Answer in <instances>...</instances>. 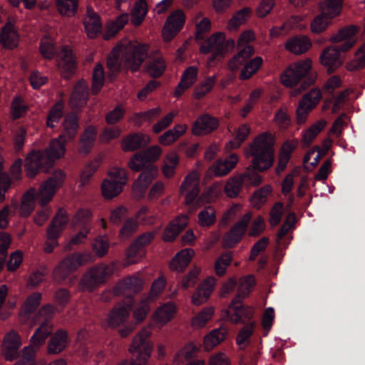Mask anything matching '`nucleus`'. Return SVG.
<instances>
[{"label":"nucleus","instance_id":"1","mask_svg":"<svg viewBox=\"0 0 365 365\" xmlns=\"http://www.w3.org/2000/svg\"><path fill=\"white\" fill-rule=\"evenodd\" d=\"M148 46L138 42L124 41L113 48L107 59V67L112 73L120 68L137 71L147 56Z\"/></svg>","mask_w":365,"mask_h":365},{"label":"nucleus","instance_id":"2","mask_svg":"<svg viewBox=\"0 0 365 365\" xmlns=\"http://www.w3.org/2000/svg\"><path fill=\"white\" fill-rule=\"evenodd\" d=\"M67 142L63 135H59L51 140L45 151L36 150L29 154L25 163L26 175L34 178L41 168L44 173H48L54 162L65 156Z\"/></svg>","mask_w":365,"mask_h":365},{"label":"nucleus","instance_id":"3","mask_svg":"<svg viewBox=\"0 0 365 365\" xmlns=\"http://www.w3.org/2000/svg\"><path fill=\"white\" fill-rule=\"evenodd\" d=\"M356 28L349 26L344 28L338 33L331 36L330 41L333 43H342L337 46L326 48L320 55L321 63L327 68L329 73H333L339 68L345 60L341 52L349 51L356 42Z\"/></svg>","mask_w":365,"mask_h":365},{"label":"nucleus","instance_id":"4","mask_svg":"<svg viewBox=\"0 0 365 365\" xmlns=\"http://www.w3.org/2000/svg\"><path fill=\"white\" fill-rule=\"evenodd\" d=\"M274 138L269 133L258 135L245 149L247 158H252L253 169L264 172L270 168L274 161Z\"/></svg>","mask_w":365,"mask_h":365},{"label":"nucleus","instance_id":"5","mask_svg":"<svg viewBox=\"0 0 365 365\" xmlns=\"http://www.w3.org/2000/svg\"><path fill=\"white\" fill-rule=\"evenodd\" d=\"M66 173L62 170H56L51 177L43 181L38 189H35L36 202L44 207L53 198L58 190L61 187L66 180Z\"/></svg>","mask_w":365,"mask_h":365},{"label":"nucleus","instance_id":"6","mask_svg":"<svg viewBox=\"0 0 365 365\" xmlns=\"http://www.w3.org/2000/svg\"><path fill=\"white\" fill-rule=\"evenodd\" d=\"M151 331L148 327L143 328L135 335L129 347V352L133 355V359L145 365L153 351V344L148 339Z\"/></svg>","mask_w":365,"mask_h":365},{"label":"nucleus","instance_id":"7","mask_svg":"<svg viewBox=\"0 0 365 365\" xmlns=\"http://www.w3.org/2000/svg\"><path fill=\"white\" fill-rule=\"evenodd\" d=\"M128 181L125 169L113 168L108 173L107 178L101 184L102 195L105 199H113L118 195L123 190Z\"/></svg>","mask_w":365,"mask_h":365},{"label":"nucleus","instance_id":"8","mask_svg":"<svg viewBox=\"0 0 365 365\" xmlns=\"http://www.w3.org/2000/svg\"><path fill=\"white\" fill-rule=\"evenodd\" d=\"M312 65L309 58L291 64L281 74V83L289 88L297 86L310 72Z\"/></svg>","mask_w":365,"mask_h":365},{"label":"nucleus","instance_id":"9","mask_svg":"<svg viewBox=\"0 0 365 365\" xmlns=\"http://www.w3.org/2000/svg\"><path fill=\"white\" fill-rule=\"evenodd\" d=\"M113 267L101 264L88 269L81 281L82 289L92 291L103 284L113 273Z\"/></svg>","mask_w":365,"mask_h":365},{"label":"nucleus","instance_id":"10","mask_svg":"<svg viewBox=\"0 0 365 365\" xmlns=\"http://www.w3.org/2000/svg\"><path fill=\"white\" fill-rule=\"evenodd\" d=\"M242 300L233 299L224 312V317L232 324H245L252 321L254 311L250 307L244 306Z\"/></svg>","mask_w":365,"mask_h":365},{"label":"nucleus","instance_id":"11","mask_svg":"<svg viewBox=\"0 0 365 365\" xmlns=\"http://www.w3.org/2000/svg\"><path fill=\"white\" fill-rule=\"evenodd\" d=\"M91 259L88 253H74L64 258L57 267L54 273L58 279L66 278L71 272L75 271L79 266L86 263Z\"/></svg>","mask_w":365,"mask_h":365},{"label":"nucleus","instance_id":"12","mask_svg":"<svg viewBox=\"0 0 365 365\" xmlns=\"http://www.w3.org/2000/svg\"><path fill=\"white\" fill-rule=\"evenodd\" d=\"M187 205L196 206L197 197L200 192V174L196 170L189 173L184 178L180 188Z\"/></svg>","mask_w":365,"mask_h":365},{"label":"nucleus","instance_id":"13","mask_svg":"<svg viewBox=\"0 0 365 365\" xmlns=\"http://www.w3.org/2000/svg\"><path fill=\"white\" fill-rule=\"evenodd\" d=\"M53 313V307L51 305H46L42 307L38 312V317H42L44 322L41 324L40 327L31 336V341H33L34 344L42 346L48 335L51 334L53 327L48 319L51 317Z\"/></svg>","mask_w":365,"mask_h":365},{"label":"nucleus","instance_id":"14","mask_svg":"<svg viewBox=\"0 0 365 365\" xmlns=\"http://www.w3.org/2000/svg\"><path fill=\"white\" fill-rule=\"evenodd\" d=\"M185 16L182 10H176L167 18L162 30V36L165 41H170L182 29Z\"/></svg>","mask_w":365,"mask_h":365},{"label":"nucleus","instance_id":"15","mask_svg":"<svg viewBox=\"0 0 365 365\" xmlns=\"http://www.w3.org/2000/svg\"><path fill=\"white\" fill-rule=\"evenodd\" d=\"M175 312L176 306L173 302H167L160 305L150 316L151 325L161 329L173 319Z\"/></svg>","mask_w":365,"mask_h":365},{"label":"nucleus","instance_id":"16","mask_svg":"<svg viewBox=\"0 0 365 365\" xmlns=\"http://www.w3.org/2000/svg\"><path fill=\"white\" fill-rule=\"evenodd\" d=\"M238 161L239 158L235 153L230 155L225 159H218L208 168L207 175L210 177L225 176L235 168Z\"/></svg>","mask_w":365,"mask_h":365},{"label":"nucleus","instance_id":"17","mask_svg":"<svg viewBox=\"0 0 365 365\" xmlns=\"http://www.w3.org/2000/svg\"><path fill=\"white\" fill-rule=\"evenodd\" d=\"M144 281L138 274L123 278L114 287L113 293L115 295H130L139 292L143 286Z\"/></svg>","mask_w":365,"mask_h":365},{"label":"nucleus","instance_id":"18","mask_svg":"<svg viewBox=\"0 0 365 365\" xmlns=\"http://www.w3.org/2000/svg\"><path fill=\"white\" fill-rule=\"evenodd\" d=\"M251 219L250 213L245 214L243 217L224 237L222 245L225 248L234 247L242 238Z\"/></svg>","mask_w":365,"mask_h":365},{"label":"nucleus","instance_id":"19","mask_svg":"<svg viewBox=\"0 0 365 365\" xmlns=\"http://www.w3.org/2000/svg\"><path fill=\"white\" fill-rule=\"evenodd\" d=\"M251 219L250 213L245 214L243 217L224 237L222 245L225 248L234 247L242 238Z\"/></svg>","mask_w":365,"mask_h":365},{"label":"nucleus","instance_id":"20","mask_svg":"<svg viewBox=\"0 0 365 365\" xmlns=\"http://www.w3.org/2000/svg\"><path fill=\"white\" fill-rule=\"evenodd\" d=\"M158 175V168L152 166L149 170L143 172L137 178L133 184V195L137 199H140L144 196V194Z\"/></svg>","mask_w":365,"mask_h":365},{"label":"nucleus","instance_id":"21","mask_svg":"<svg viewBox=\"0 0 365 365\" xmlns=\"http://www.w3.org/2000/svg\"><path fill=\"white\" fill-rule=\"evenodd\" d=\"M21 339L14 331L9 332L4 339L2 349L6 360L12 361L19 354V349L21 346Z\"/></svg>","mask_w":365,"mask_h":365},{"label":"nucleus","instance_id":"22","mask_svg":"<svg viewBox=\"0 0 365 365\" xmlns=\"http://www.w3.org/2000/svg\"><path fill=\"white\" fill-rule=\"evenodd\" d=\"M218 127V120L210 115L205 114L193 123L192 133L194 135L202 136L214 131Z\"/></svg>","mask_w":365,"mask_h":365},{"label":"nucleus","instance_id":"23","mask_svg":"<svg viewBox=\"0 0 365 365\" xmlns=\"http://www.w3.org/2000/svg\"><path fill=\"white\" fill-rule=\"evenodd\" d=\"M57 66L66 78L74 72L76 61L72 51L68 47H63L58 51Z\"/></svg>","mask_w":365,"mask_h":365},{"label":"nucleus","instance_id":"24","mask_svg":"<svg viewBox=\"0 0 365 365\" xmlns=\"http://www.w3.org/2000/svg\"><path fill=\"white\" fill-rule=\"evenodd\" d=\"M225 34L217 32L212 34L200 46V51L203 53H212L214 56L225 53Z\"/></svg>","mask_w":365,"mask_h":365},{"label":"nucleus","instance_id":"25","mask_svg":"<svg viewBox=\"0 0 365 365\" xmlns=\"http://www.w3.org/2000/svg\"><path fill=\"white\" fill-rule=\"evenodd\" d=\"M88 98V86L83 80L79 81L74 86L69 104L73 108L84 106Z\"/></svg>","mask_w":365,"mask_h":365},{"label":"nucleus","instance_id":"26","mask_svg":"<svg viewBox=\"0 0 365 365\" xmlns=\"http://www.w3.org/2000/svg\"><path fill=\"white\" fill-rule=\"evenodd\" d=\"M215 286L214 278H208L200 284L192 296L191 302L195 306H200L205 303L210 298Z\"/></svg>","mask_w":365,"mask_h":365},{"label":"nucleus","instance_id":"27","mask_svg":"<svg viewBox=\"0 0 365 365\" xmlns=\"http://www.w3.org/2000/svg\"><path fill=\"white\" fill-rule=\"evenodd\" d=\"M150 140V137L145 134L141 133H133L122 140L121 147L124 151L130 152L147 145Z\"/></svg>","mask_w":365,"mask_h":365},{"label":"nucleus","instance_id":"28","mask_svg":"<svg viewBox=\"0 0 365 365\" xmlns=\"http://www.w3.org/2000/svg\"><path fill=\"white\" fill-rule=\"evenodd\" d=\"M85 31L89 38H94L101 31V23L98 15L92 8L88 7L83 20Z\"/></svg>","mask_w":365,"mask_h":365},{"label":"nucleus","instance_id":"29","mask_svg":"<svg viewBox=\"0 0 365 365\" xmlns=\"http://www.w3.org/2000/svg\"><path fill=\"white\" fill-rule=\"evenodd\" d=\"M68 344V336L66 331L59 330L50 339L47 345L48 354H58L63 351Z\"/></svg>","mask_w":365,"mask_h":365},{"label":"nucleus","instance_id":"30","mask_svg":"<svg viewBox=\"0 0 365 365\" xmlns=\"http://www.w3.org/2000/svg\"><path fill=\"white\" fill-rule=\"evenodd\" d=\"M188 219L187 215H180L173 220L165 228L163 239L165 242L173 241L187 225Z\"/></svg>","mask_w":365,"mask_h":365},{"label":"nucleus","instance_id":"31","mask_svg":"<svg viewBox=\"0 0 365 365\" xmlns=\"http://www.w3.org/2000/svg\"><path fill=\"white\" fill-rule=\"evenodd\" d=\"M311 45V41L307 37L299 36L288 39L285 43V48L294 54L299 55L305 53Z\"/></svg>","mask_w":365,"mask_h":365},{"label":"nucleus","instance_id":"32","mask_svg":"<svg viewBox=\"0 0 365 365\" xmlns=\"http://www.w3.org/2000/svg\"><path fill=\"white\" fill-rule=\"evenodd\" d=\"M197 68L195 66H190L186 69L182 76L181 81L175 91V96L180 97L187 89L194 84L197 79Z\"/></svg>","mask_w":365,"mask_h":365},{"label":"nucleus","instance_id":"33","mask_svg":"<svg viewBox=\"0 0 365 365\" xmlns=\"http://www.w3.org/2000/svg\"><path fill=\"white\" fill-rule=\"evenodd\" d=\"M227 330L225 327H220L213 329L204 337L203 346L205 351H210L226 338Z\"/></svg>","mask_w":365,"mask_h":365},{"label":"nucleus","instance_id":"34","mask_svg":"<svg viewBox=\"0 0 365 365\" xmlns=\"http://www.w3.org/2000/svg\"><path fill=\"white\" fill-rule=\"evenodd\" d=\"M187 130L186 124H178L173 128L167 130L159 137V143L165 146L174 143L180 136L184 135Z\"/></svg>","mask_w":365,"mask_h":365},{"label":"nucleus","instance_id":"35","mask_svg":"<svg viewBox=\"0 0 365 365\" xmlns=\"http://www.w3.org/2000/svg\"><path fill=\"white\" fill-rule=\"evenodd\" d=\"M130 316L129 309L125 306L113 308L108 315L107 324L109 327H118L127 321Z\"/></svg>","mask_w":365,"mask_h":365},{"label":"nucleus","instance_id":"36","mask_svg":"<svg viewBox=\"0 0 365 365\" xmlns=\"http://www.w3.org/2000/svg\"><path fill=\"white\" fill-rule=\"evenodd\" d=\"M0 41L4 47L13 48L19 42V34L13 24L9 22L2 29Z\"/></svg>","mask_w":365,"mask_h":365},{"label":"nucleus","instance_id":"37","mask_svg":"<svg viewBox=\"0 0 365 365\" xmlns=\"http://www.w3.org/2000/svg\"><path fill=\"white\" fill-rule=\"evenodd\" d=\"M195 252L192 249H185L179 252L172 259L170 267L176 272L182 271L189 264Z\"/></svg>","mask_w":365,"mask_h":365},{"label":"nucleus","instance_id":"38","mask_svg":"<svg viewBox=\"0 0 365 365\" xmlns=\"http://www.w3.org/2000/svg\"><path fill=\"white\" fill-rule=\"evenodd\" d=\"M192 21L195 26V38L202 39L211 29L210 20L198 11L194 14Z\"/></svg>","mask_w":365,"mask_h":365},{"label":"nucleus","instance_id":"39","mask_svg":"<svg viewBox=\"0 0 365 365\" xmlns=\"http://www.w3.org/2000/svg\"><path fill=\"white\" fill-rule=\"evenodd\" d=\"M255 327L256 322L250 321L240 329L236 337V343L240 349H243L250 345Z\"/></svg>","mask_w":365,"mask_h":365},{"label":"nucleus","instance_id":"40","mask_svg":"<svg viewBox=\"0 0 365 365\" xmlns=\"http://www.w3.org/2000/svg\"><path fill=\"white\" fill-rule=\"evenodd\" d=\"M150 301L143 297L134 305L132 311L133 322L140 324L145 321L150 311Z\"/></svg>","mask_w":365,"mask_h":365},{"label":"nucleus","instance_id":"41","mask_svg":"<svg viewBox=\"0 0 365 365\" xmlns=\"http://www.w3.org/2000/svg\"><path fill=\"white\" fill-rule=\"evenodd\" d=\"M41 299V294L34 292L24 302L20 313V319L22 322L26 323L29 315L33 313L40 304Z\"/></svg>","mask_w":365,"mask_h":365},{"label":"nucleus","instance_id":"42","mask_svg":"<svg viewBox=\"0 0 365 365\" xmlns=\"http://www.w3.org/2000/svg\"><path fill=\"white\" fill-rule=\"evenodd\" d=\"M36 202L35 188L31 187L22 197L19 207L20 215L24 217L29 215L34 210Z\"/></svg>","mask_w":365,"mask_h":365},{"label":"nucleus","instance_id":"43","mask_svg":"<svg viewBox=\"0 0 365 365\" xmlns=\"http://www.w3.org/2000/svg\"><path fill=\"white\" fill-rule=\"evenodd\" d=\"M214 312L215 309L212 307H205L192 317L190 321L192 327L195 329L203 328L212 319Z\"/></svg>","mask_w":365,"mask_h":365},{"label":"nucleus","instance_id":"44","mask_svg":"<svg viewBox=\"0 0 365 365\" xmlns=\"http://www.w3.org/2000/svg\"><path fill=\"white\" fill-rule=\"evenodd\" d=\"M222 195V183L216 182L207 187L202 195L197 200L196 206H200L206 202L215 201Z\"/></svg>","mask_w":365,"mask_h":365},{"label":"nucleus","instance_id":"45","mask_svg":"<svg viewBox=\"0 0 365 365\" xmlns=\"http://www.w3.org/2000/svg\"><path fill=\"white\" fill-rule=\"evenodd\" d=\"M341 4L342 0H323L319 4L321 13L332 19L340 14Z\"/></svg>","mask_w":365,"mask_h":365},{"label":"nucleus","instance_id":"46","mask_svg":"<svg viewBox=\"0 0 365 365\" xmlns=\"http://www.w3.org/2000/svg\"><path fill=\"white\" fill-rule=\"evenodd\" d=\"M78 118L76 115L71 114L67 115L63 121V132L61 135H63V139L68 141L73 139L78 128Z\"/></svg>","mask_w":365,"mask_h":365},{"label":"nucleus","instance_id":"47","mask_svg":"<svg viewBox=\"0 0 365 365\" xmlns=\"http://www.w3.org/2000/svg\"><path fill=\"white\" fill-rule=\"evenodd\" d=\"M243 185L242 176L240 174L235 175L227 180L224 188L225 192L229 197H236L239 195Z\"/></svg>","mask_w":365,"mask_h":365},{"label":"nucleus","instance_id":"48","mask_svg":"<svg viewBox=\"0 0 365 365\" xmlns=\"http://www.w3.org/2000/svg\"><path fill=\"white\" fill-rule=\"evenodd\" d=\"M251 14V9L245 7L236 12L228 21L227 28L230 31H236L241 25L244 24Z\"/></svg>","mask_w":365,"mask_h":365},{"label":"nucleus","instance_id":"49","mask_svg":"<svg viewBox=\"0 0 365 365\" xmlns=\"http://www.w3.org/2000/svg\"><path fill=\"white\" fill-rule=\"evenodd\" d=\"M262 63L263 59L260 56H256L249 61L245 62L240 72V79H249L260 68Z\"/></svg>","mask_w":365,"mask_h":365},{"label":"nucleus","instance_id":"50","mask_svg":"<svg viewBox=\"0 0 365 365\" xmlns=\"http://www.w3.org/2000/svg\"><path fill=\"white\" fill-rule=\"evenodd\" d=\"M96 135V128L93 126L87 128L81 138L79 152L83 155L88 154L94 145Z\"/></svg>","mask_w":365,"mask_h":365},{"label":"nucleus","instance_id":"51","mask_svg":"<svg viewBox=\"0 0 365 365\" xmlns=\"http://www.w3.org/2000/svg\"><path fill=\"white\" fill-rule=\"evenodd\" d=\"M128 14L124 13L117 17L115 21L109 23L104 34V38L108 40L115 36L128 23Z\"/></svg>","mask_w":365,"mask_h":365},{"label":"nucleus","instance_id":"52","mask_svg":"<svg viewBox=\"0 0 365 365\" xmlns=\"http://www.w3.org/2000/svg\"><path fill=\"white\" fill-rule=\"evenodd\" d=\"M165 67L163 56L158 54L150 60L147 66V72L153 77H158L163 74Z\"/></svg>","mask_w":365,"mask_h":365},{"label":"nucleus","instance_id":"53","mask_svg":"<svg viewBox=\"0 0 365 365\" xmlns=\"http://www.w3.org/2000/svg\"><path fill=\"white\" fill-rule=\"evenodd\" d=\"M255 284V279L253 275H248L241 278L240 280L237 294L235 299L242 300L246 298L252 292Z\"/></svg>","mask_w":365,"mask_h":365},{"label":"nucleus","instance_id":"54","mask_svg":"<svg viewBox=\"0 0 365 365\" xmlns=\"http://www.w3.org/2000/svg\"><path fill=\"white\" fill-rule=\"evenodd\" d=\"M217 78L212 76L206 78L195 88L193 96L196 99H200L210 93L216 83Z\"/></svg>","mask_w":365,"mask_h":365},{"label":"nucleus","instance_id":"55","mask_svg":"<svg viewBox=\"0 0 365 365\" xmlns=\"http://www.w3.org/2000/svg\"><path fill=\"white\" fill-rule=\"evenodd\" d=\"M78 0H56L58 12L65 16H73L78 8Z\"/></svg>","mask_w":365,"mask_h":365},{"label":"nucleus","instance_id":"56","mask_svg":"<svg viewBox=\"0 0 365 365\" xmlns=\"http://www.w3.org/2000/svg\"><path fill=\"white\" fill-rule=\"evenodd\" d=\"M327 125V122L324 120H320L317 121L316 123L313 124L311 127H309L307 130H305L303 133L302 142L303 143L308 146L310 143L314 140V139L317 137L319 133L322 130V129Z\"/></svg>","mask_w":365,"mask_h":365},{"label":"nucleus","instance_id":"57","mask_svg":"<svg viewBox=\"0 0 365 365\" xmlns=\"http://www.w3.org/2000/svg\"><path fill=\"white\" fill-rule=\"evenodd\" d=\"M153 164H149L146 156L143 153H137L134 155L128 162V167L135 172H139L143 169L149 170Z\"/></svg>","mask_w":365,"mask_h":365},{"label":"nucleus","instance_id":"58","mask_svg":"<svg viewBox=\"0 0 365 365\" xmlns=\"http://www.w3.org/2000/svg\"><path fill=\"white\" fill-rule=\"evenodd\" d=\"M147 14V4L144 0L137 1L131 12V22L135 26L140 25Z\"/></svg>","mask_w":365,"mask_h":365},{"label":"nucleus","instance_id":"59","mask_svg":"<svg viewBox=\"0 0 365 365\" xmlns=\"http://www.w3.org/2000/svg\"><path fill=\"white\" fill-rule=\"evenodd\" d=\"M63 104L59 101L56 103L50 110L48 116L46 125L48 127L54 128L59 122L63 115Z\"/></svg>","mask_w":365,"mask_h":365},{"label":"nucleus","instance_id":"60","mask_svg":"<svg viewBox=\"0 0 365 365\" xmlns=\"http://www.w3.org/2000/svg\"><path fill=\"white\" fill-rule=\"evenodd\" d=\"M91 215V212L88 210H79L73 218L72 225L75 228H88V230H91L89 224Z\"/></svg>","mask_w":365,"mask_h":365},{"label":"nucleus","instance_id":"61","mask_svg":"<svg viewBox=\"0 0 365 365\" xmlns=\"http://www.w3.org/2000/svg\"><path fill=\"white\" fill-rule=\"evenodd\" d=\"M68 222V216L65 212L61 211L54 217L47 231H51L53 234H56V235L60 236L61 232Z\"/></svg>","mask_w":365,"mask_h":365},{"label":"nucleus","instance_id":"62","mask_svg":"<svg viewBox=\"0 0 365 365\" xmlns=\"http://www.w3.org/2000/svg\"><path fill=\"white\" fill-rule=\"evenodd\" d=\"M40 51L45 58L51 59L58 53L54 46L53 40L49 36H44L41 41Z\"/></svg>","mask_w":365,"mask_h":365},{"label":"nucleus","instance_id":"63","mask_svg":"<svg viewBox=\"0 0 365 365\" xmlns=\"http://www.w3.org/2000/svg\"><path fill=\"white\" fill-rule=\"evenodd\" d=\"M272 190L269 185H267L257 190L252 195L251 202L254 207H259L264 204L267 197L271 194Z\"/></svg>","mask_w":365,"mask_h":365},{"label":"nucleus","instance_id":"64","mask_svg":"<svg viewBox=\"0 0 365 365\" xmlns=\"http://www.w3.org/2000/svg\"><path fill=\"white\" fill-rule=\"evenodd\" d=\"M365 66V43L356 52L355 58L346 65L348 71H353Z\"/></svg>","mask_w":365,"mask_h":365}]
</instances>
